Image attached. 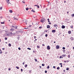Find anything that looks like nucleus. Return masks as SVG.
<instances>
[{
    "label": "nucleus",
    "instance_id": "obj_1",
    "mask_svg": "<svg viewBox=\"0 0 74 74\" xmlns=\"http://www.w3.org/2000/svg\"><path fill=\"white\" fill-rule=\"evenodd\" d=\"M5 35L6 36H9V33L8 32H6V34H5Z\"/></svg>",
    "mask_w": 74,
    "mask_h": 74
},
{
    "label": "nucleus",
    "instance_id": "obj_2",
    "mask_svg": "<svg viewBox=\"0 0 74 74\" xmlns=\"http://www.w3.org/2000/svg\"><path fill=\"white\" fill-rule=\"evenodd\" d=\"M14 32H15L14 33H13V34H12V32H10V34H15L16 33H17V32L16 31H14Z\"/></svg>",
    "mask_w": 74,
    "mask_h": 74
},
{
    "label": "nucleus",
    "instance_id": "obj_3",
    "mask_svg": "<svg viewBox=\"0 0 74 74\" xmlns=\"http://www.w3.org/2000/svg\"><path fill=\"white\" fill-rule=\"evenodd\" d=\"M47 49H50V47L49 46H48L47 47Z\"/></svg>",
    "mask_w": 74,
    "mask_h": 74
},
{
    "label": "nucleus",
    "instance_id": "obj_4",
    "mask_svg": "<svg viewBox=\"0 0 74 74\" xmlns=\"http://www.w3.org/2000/svg\"><path fill=\"white\" fill-rule=\"evenodd\" d=\"M59 46L58 45L56 46V49H59Z\"/></svg>",
    "mask_w": 74,
    "mask_h": 74
},
{
    "label": "nucleus",
    "instance_id": "obj_5",
    "mask_svg": "<svg viewBox=\"0 0 74 74\" xmlns=\"http://www.w3.org/2000/svg\"><path fill=\"white\" fill-rule=\"evenodd\" d=\"M65 28V26L64 25H62V29H64Z\"/></svg>",
    "mask_w": 74,
    "mask_h": 74
},
{
    "label": "nucleus",
    "instance_id": "obj_6",
    "mask_svg": "<svg viewBox=\"0 0 74 74\" xmlns=\"http://www.w3.org/2000/svg\"><path fill=\"white\" fill-rule=\"evenodd\" d=\"M7 3H8V5H11V4L10 3V2H8Z\"/></svg>",
    "mask_w": 74,
    "mask_h": 74
},
{
    "label": "nucleus",
    "instance_id": "obj_7",
    "mask_svg": "<svg viewBox=\"0 0 74 74\" xmlns=\"http://www.w3.org/2000/svg\"><path fill=\"white\" fill-rule=\"evenodd\" d=\"M47 29H48V28H50V26H49V25H48L47 26Z\"/></svg>",
    "mask_w": 74,
    "mask_h": 74
},
{
    "label": "nucleus",
    "instance_id": "obj_8",
    "mask_svg": "<svg viewBox=\"0 0 74 74\" xmlns=\"http://www.w3.org/2000/svg\"><path fill=\"white\" fill-rule=\"evenodd\" d=\"M54 27H56V29H57V28L56 27V26L57 27H58V25H57L56 24H55L54 25Z\"/></svg>",
    "mask_w": 74,
    "mask_h": 74
},
{
    "label": "nucleus",
    "instance_id": "obj_9",
    "mask_svg": "<svg viewBox=\"0 0 74 74\" xmlns=\"http://www.w3.org/2000/svg\"><path fill=\"white\" fill-rule=\"evenodd\" d=\"M52 33H54V32H56V31L55 30H53L52 31Z\"/></svg>",
    "mask_w": 74,
    "mask_h": 74
},
{
    "label": "nucleus",
    "instance_id": "obj_10",
    "mask_svg": "<svg viewBox=\"0 0 74 74\" xmlns=\"http://www.w3.org/2000/svg\"><path fill=\"white\" fill-rule=\"evenodd\" d=\"M74 38H73V37H71L70 38V39L71 40H74Z\"/></svg>",
    "mask_w": 74,
    "mask_h": 74
},
{
    "label": "nucleus",
    "instance_id": "obj_11",
    "mask_svg": "<svg viewBox=\"0 0 74 74\" xmlns=\"http://www.w3.org/2000/svg\"><path fill=\"white\" fill-rule=\"evenodd\" d=\"M68 33L69 34H71V31H69L68 32Z\"/></svg>",
    "mask_w": 74,
    "mask_h": 74
},
{
    "label": "nucleus",
    "instance_id": "obj_12",
    "mask_svg": "<svg viewBox=\"0 0 74 74\" xmlns=\"http://www.w3.org/2000/svg\"><path fill=\"white\" fill-rule=\"evenodd\" d=\"M12 27H15V29H17V27H14V25H12Z\"/></svg>",
    "mask_w": 74,
    "mask_h": 74
},
{
    "label": "nucleus",
    "instance_id": "obj_13",
    "mask_svg": "<svg viewBox=\"0 0 74 74\" xmlns=\"http://www.w3.org/2000/svg\"><path fill=\"white\" fill-rule=\"evenodd\" d=\"M8 47H11V44L10 43L9 44Z\"/></svg>",
    "mask_w": 74,
    "mask_h": 74
},
{
    "label": "nucleus",
    "instance_id": "obj_14",
    "mask_svg": "<svg viewBox=\"0 0 74 74\" xmlns=\"http://www.w3.org/2000/svg\"><path fill=\"white\" fill-rule=\"evenodd\" d=\"M9 12L10 13H12V11L11 10H10Z\"/></svg>",
    "mask_w": 74,
    "mask_h": 74
},
{
    "label": "nucleus",
    "instance_id": "obj_15",
    "mask_svg": "<svg viewBox=\"0 0 74 74\" xmlns=\"http://www.w3.org/2000/svg\"><path fill=\"white\" fill-rule=\"evenodd\" d=\"M44 20L43 19H42L41 21H40V22H42L43 23V22H44Z\"/></svg>",
    "mask_w": 74,
    "mask_h": 74
},
{
    "label": "nucleus",
    "instance_id": "obj_16",
    "mask_svg": "<svg viewBox=\"0 0 74 74\" xmlns=\"http://www.w3.org/2000/svg\"><path fill=\"white\" fill-rule=\"evenodd\" d=\"M10 30L11 31H14V29H10Z\"/></svg>",
    "mask_w": 74,
    "mask_h": 74
},
{
    "label": "nucleus",
    "instance_id": "obj_17",
    "mask_svg": "<svg viewBox=\"0 0 74 74\" xmlns=\"http://www.w3.org/2000/svg\"><path fill=\"white\" fill-rule=\"evenodd\" d=\"M25 68H26V67H27V64H25Z\"/></svg>",
    "mask_w": 74,
    "mask_h": 74
},
{
    "label": "nucleus",
    "instance_id": "obj_18",
    "mask_svg": "<svg viewBox=\"0 0 74 74\" xmlns=\"http://www.w3.org/2000/svg\"><path fill=\"white\" fill-rule=\"evenodd\" d=\"M1 24H4V23H5L4 22H1Z\"/></svg>",
    "mask_w": 74,
    "mask_h": 74
},
{
    "label": "nucleus",
    "instance_id": "obj_19",
    "mask_svg": "<svg viewBox=\"0 0 74 74\" xmlns=\"http://www.w3.org/2000/svg\"><path fill=\"white\" fill-rule=\"evenodd\" d=\"M32 12H35V11L33 10V9H32V10H31Z\"/></svg>",
    "mask_w": 74,
    "mask_h": 74
},
{
    "label": "nucleus",
    "instance_id": "obj_20",
    "mask_svg": "<svg viewBox=\"0 0 74 74\" xmlns=\"http://www.w3.org/2000/svg\"><path fill=\"white\" fill-rule=\"evenodd\" d=\"M26 10L27 11V10H29V8H26Z\"/></svg>",
    "mask_w": 74,
    "mask_h": 74
},
{
    "label": "nucleus",
    "instance_id": "obj_21",
    "mask_svg": "<svg viewBox=\"0 0 74 74\" xmlns=\"http://www.w3.org/2000/svg\"><path fill=\"white\" fill-rule=\"evenodd\" d=\"M62 56H63V57H65V56H66V55L64 54V55H62Z\"/></svg>",
    "mask_w": 74,
    "mask_h": 74
},
{
    "label": "nucleus",
    "instance_id": "obj_22",
    "mask_svg": "<svg viewBox=\"0 0 74 74\" xmlns=\"http://www.w3.org/2000/svg\"><path fill=\"white\" fill-rule=\"evenodd\" d=\"M72 17H74V14H72Z\"/></svg>",
    "mask_w": 74,
    "mask_h": 74
},
{
    "label": "nucleus",
    "instance_id": "obj_23",
    "mask_svg": "<svg viewBox=\"0 0 74 74\" xmlns=\"http://www.w3.org/2000/svg\"><path fill=\"white\" fill-rule=\"evenodd\" d=\"M57 70H59L60 69V68L59 67L57 68Z\"/></svg>",
    "mask_w": 74,
    "mask_h": 74
},
{
    "label": "nucleus",
    "instance_id": "obj_24",
    "mask_svg": "<svg viewBox=\"0 0 74 74\" xmlns=\"http://www.w3.org/2000/svg\"><path fill=\"white\" fill-rule=\"evenodd\" d=\"M16 68L17 69H19V67L18 66H16Z\"/></svg>",
    "mask_w": 74,
    "mask_h": 74
},
{
    "label": "nucleus",
    "instance_id": "obj_25",
    "mask_svg": "<svg viewBox=\"0 0 74 74\" xmlns=\"http://www.w3.org/2000/svg\"><path fill=\"white\" fill-rule=\"evenodd\" d=\"M27 49H29V50H31V49L30 48H28Z\"/></svg>",
    "mask_w": 74,
    "mask_h": 74
},
{
    "label": "nucleus",
    "instance_id": "obj_26",
    "mask_svg": "<svg viewBox=\"0 0 74 74\" xmlns=\"http://www.w3.org/2000/svg\"><path fill=\"white\" fill-rule=\"evenodd\" d=\"M34 60L35 62H37V60L36 59H35Z\"/></svg>",
    "mask_w": 74,
    "mask_h": 74
},
{
    "label": "nucleus",
    "instance_id": "obj_27",
    "mask_svg": "<svg viewBox=\"0 0 74 74\" xmlns=\"http://www.w3.org/2000/svg\"><path fill=\"white\" fill-rule=\"evenodd\" d=\"M3 9V7L0 8V10H1Z\"/></svg>",
    "mask_w": 74,
    "mask_h": 74
},
{
    "label": "nucleus",
    "instance_id": "obj_28",
    "mask_svg": "<svg viewBox=\"0 0 74 74\" xmlns=\"http://www.w3.org/2000/svg\"><path fill=\"white\" fill-rule=\"evenodd\" d=\"M66 70H69V68H67L66 69Z\"/></svg>",
    "mask_w": 74,
    "mask_h": 74
},
{
    "label": "nucleus",
    "instance_id": "obj_29",
    "mask_svg": "<svg viewBox=\"0 0 74 74\" xmlns=\"http://www.w3.org/2000/svg\"><path fill=\"white\" fill-rule=\"evenodd\" d=\"M37 48H40V47L39 46H37Z\"/></svg>",
    "mask_w": 74,
    "mask_h": 74
},
{
    "label": "nucleus",
    "instance_id": "obj_30",
    "mask_svg": "<svg viewBox=\"0 0 74 74\" xmlns=\"http://www.w3.org/2000/svg\"><path fill=\"white\" fill-rule=\"evenodd\" d=\"M47 69H49V66H48L47 67Z\"/></svg>",
    "mask_w": 74,
    "mask_h": 74
},
{
    "label": "nucleus",
    "instance_id": "obj_31",
    "mask_svg": "<svg viewBox=\"0 0 74 74\" xmlns=\"http://www.w3.org/2000/svg\"><path fill=\"white\" fill-rule=\"evenodd\" d=\"M61 58H63V57H62V56H60V58L61 59Z\"/></svg>",
    "mask_w": 74,
    "mask_h": 74
},
{
    "label": "nucleus",
    "instance_id": "obj_32",
    "mask_svg": "<svg viewBox=\"0 0 74 74\" xmlns=\"http://www.w3.org/2000/svg\"><path fill=\"white\" fill-rule=\"evenodd\" d=\"M70 27H71V28H72L73 29V25H72Z\"/></svg>",
    "mask_w": 74,
    "mask_h": 74
},
{
    "label": "nucleus",
    "instance_id": "obj_33",
    "mask_svg": "<svg viewBox=\"0 0 74 74\" xmlns=\"http://www.w3.org/2000/svg\"><path fill=\"white\" fill-rule=\"evenodd\" d=\"M45 37H47V36H48V34H46L45 35Z\"/></svg>",
    "mask_w": 74,
    "mask_h": 74
},
{
    "label": "nucleus",
    "instance_id": "obj_34",
    "mask_svg": "<svg viewBox=\"0 0 74 74\" xmlns=\"http://www.w3.org/2000/svg\"><path fill=\"white\" fill-rule=\"evenodd\" d=\"M53 69H55V68H56V67L55 66H53Z\"/></svg>",
    "mask_w": 74,
    "mask_h": 74
},
{
    "label": "nucleus",
    "instance_id": "obj_35",
    "mask_svg": "<svg viewBox=\"0 0 74 74\" xmlns=\"http://www.w3.org/2000/svg\"><path fill=\"white\" fill-rule=\"evenodd\" d=\"M37 7L38 8H40V6H39V5H38Z\"/></svg>",
    "mask_w": 74,
    "mask_h": 74
},
{
    "label": "nucleus",
    "instance_id": "obj_36",
    "mask_svg": "<svg viewBox=\"0 0 74 74\" xmlns=\"http://www.w3.org/2000/svg\"><path fill=\"white\" fill-rule=\"evenodd\" d=\"M62 49H65V47H63V48H62Z\"/></svg>",
    "mask_w": 74,
    "mask_h": 74
},
{
    "label": "nucleus",
    "instance_id": "obj_37",
    "mask_svg": "<svg viewBox=\"0 0 74 74\" xmlns=\"http://www.w3.org/2000/svg\"><path fill=\"white\" fill-rule=\"evenodd\" d=\"M42 66H44V64H42Z\"/></svg>",
    "mask_w": 74,
    "mask_h": 74
},
{
    "label": "nucleus",
    "instance_id": "obj_38",
    "mask_svg": "<svg viewBox=\"0 0 74 74\" xmlns=\"http://www.w3.org/2000/svg\"><path fill=\"white\" fill-rule=\"evenodd\" d=\"M5 40H7V38H5Z\"/></svg>",
    "mask_w": 74,
    "mask_h": 74
},
{
    "label": "nucleus",
    "instance_id": "obj_39",
    "mask_svg": "<svg viewBox=\"0 0 74 74\" xmlns=\"http://www.w3.org/2000/svg\"><path fill=\"white\" fill-rule=\"evenodd\" d=\"M6 1H7V2H8V1H9V0H6Z\"/></svg>",
    "mask_w": 74,
    "mask_h": 74
},
{
    "label": "nucleus",
    "instance_id": "obj_40",
    "mask_svg": "<svg viewBox=\"0 0 74 74\" xmlns=\"http://www.w3.org/2000/svg\"><path fill=\"white\" fill-rule=\"evenodd\" d=\"M68 58H70V55H68Z\"/></svg>",
    "mask_w": 74,
    "mask_h": 74
},
{
    "label": "nucleus",
    "instance_id": "obj_41",
    "mask_svg": "<svg viewBox=\"0 0 74 74\" xmlns=\"http://www.w3.org/2000/svg\"><path fill=\"white\" fill-rule=\"evenodd\" d=\"M21 72H22V71H23V69H21Z\"/></svg>",
    "mask_w": 74,
    "mask_h": 74
},
{
    "label": "nucleus",
    "instance_id": "obj_42",
    "mask_svg": "<svg viewBox=\"0 0 74 74\" xmlns=\"http://www.w3.org/2000/svg\"><path fill=\"white\" fill-rule=\"evenodd\" d=\"M18 49L19 50H21V48L20 47H18Z\"/></svg>",
    "mask_w": 74,
    "mask_h": 74
},
{
    "label": "nucleus",
    "instance_id": "obj_43",
    "mask_svg": "<svg viewBox=\"0 0 74 74\" xmlns=\"http://www.w3.org/2000/svg\"><path fill=\"white\" fill-rule=\"evenodd\" d=\"M45 73H47V71H45Z\"/></svg>",
    "mask_w": 74,
    "mask_h": 74
},
{
    "label": "nucleus",
    "instance_id": "obj_44",
    "mask_svg": "<svg viewBox=\"0 0 74 74\" xmlns=\"http://www.w3.org/2000/svg\"><path fill=\"white\" fill-rule=\"evenodd\" d=\"M20 33H23V32H22V31H20Z\"/></svg>",
    "mask_w": 74,
    "mask_h": 74
},
{
    "label": "nucleus",
    "instance_id": "obj_45",
    "mask_svg": "<svg viewBox=\"0 0 74 74\" xmlns=\"http://www.w3.org/2000/svg\"><path fill=\"white\" fill-rule=\"evenodd\" d=\"M49 25H51V23L49 22Z\"/></svg>",
    "mask_w": 74,
    "mask_h": 74
},
{
    "label": "nucleus",
    "instance_id": "obj_46",
    "mask_svg": "<svg viewBox=\"0 0 74 74\" xmlns=\"http://www.w3.org/2000/svg\"><path fill=\"white\" fill-rule=\"evenodd\" d=\"M25 62H23V64H25Z\"/></svg>",
    "mask_w": 74,
    "mask_h": 74
},
{
    "label": "nucleus",
    "instance_id": "obj_47",
    "mask_svg": "<svg viewBox=\"0 0 74 74\" xmlns=\"http://www.w3.org/2000/svg\"><path fill=\"white\" fill-rule=\"evenodd\" d=\"M33 17H34V18H36V16H33Z\"/></svg>",
    "mask_w": 74,
    "mask_h": 74
},
{
    "label": "nucleus",
    "instance_id": "obj_48",
    "mask_svg": "<svg viewBox=\"0 0 74 74\" xmlns=\"http://www.w3.org/2000/svg\"><path fill=\"white\" fill-rule=\"evenodd\" d=\"M0 54H1V53H2V51H1L0 52Z\"/></svg>",
    "mask_w": 74,
    "mask_h": 74
},
{
    "label": "nucleus",
    "instance_id": "obj_49",
    "mask_svg": "<svg viewBox=\"0 0 74 74\" xmlns=\"http://www.w3.org/2000/svg\"><path fill=\"white\" fill-rule=\"evenodd\" d=\"M39 29H41V28H42V27H39Z\"/></svg>",
    "mask_w": 74,
    "mask_h": 74
},
{
    "label": "nucleus",
    "instance_id": "obj_50",
    "mask_svg": "<svg viewBox=\"0 0 74 74\" xmlns=\"http://www.w3.org/2000/svg\"><path fill=\"white\" fill-rule=\"evenodd\" d=\"M22 3H25V2H24V1H23L22 2Z\"/></svg>",
    "mask_w": 74,
    "mask_h": 74
},
{
    "label": "nucleus",
    "instance_id": "obj_51",
    "mask_svg": "<svg viewBox=\"0 0 74 74\" xmlns=\"http://www.w3.org/2000/svg\"><path fill=\"white\" fill-rule=\"evenodd\" d=\"M38 5H34V6H36V7H37Z\"/></svg>",
    "mask_w": 74,
    "mask_h": 74
},
{
    "label": "nucleus",
    "instance_id": "obj_52",
    "mask_svg": "<svg viewBox=\"0 0 74 74\" xmlns=\"http://www.w3.org/2000/svg\"><path fill=\"white\" fill-rule=\"evenodd\" d=\"M37 39H36L35 40H34V42H35V41H37Z\"/></svg>",
    "mask_w": 74,
    "mask_h": 74
},
{
    "label": "nucleus",
    "instance_id": "obj_53",
    "mask_svg": "<svg viewBox=\"0 0 74 74\" xmlns=\"http://www.w3.org/2000/svg\"><path fill=\"white\" fill-rule=\"evenodd\" d=\"M2 49L3 50H4V49H5L4 48H3Z\"/></svg>",
    "mask_w": 74,
    "mask_h": 74
},
{
    "label": "nucleus",
    "instance_id": "obj_54",
    "mask_svg": "<svg viewBox=\"0 0 74 74\" xmlns=\"http://www.w3.org/2000/svg\"><path fill=\"white\" fill-rule=\"evenodd\" d=\"M32 26V25H30V26H29V27H30Z\"/></svg>",
    "mask_w": 74,
    "mask_h": 74
},
{
    "label": "nucleus",
    "instance_id": "obj_55",
    "mask_svg": "<svg viewBox=\"0 0 74 74\" xmlns=\"http://www.w3.org/2000/svg\"><path fill=\"white\" fill-rule=\"evenodd\" d=\"M42 45V46H45V45H44V44H43Z\"/></svg>",
    "mask_w": 74,
    "mask_h": 74
},
{
    "label": "nucleus",
    "instance_id": "obj_56",
    "mask_svg": "<svg viewBox=\"0 0 74 74\" xmlns=\"http://www.w3.org/2000/svg\"><path fill=\"white\" fill-rule=\"evenodd\" d=\"M16 19L17 21H18V19L16 18Z\"/></svg>",
    "mask_w": 74,
    "mask_h": 74
},
{
    "label": "nucleus",
    "instance_id": "obj_57",
    "mask_svg": "<svg viewBox=\"0 0 74 74\" xmlns=\"http://www.w3.org/2000/svg\"><path fill=\"white\" fill-rule=\"evenodd\" d=\"M64 62L65 63H66V61H64Z\"/></svg>",
    "mask_w": 74,
    "mask_h": 74
},
{
    "label": "nucleus",
    "instance_id": "obj_58",
    "mask_svg": "<svg viewBox=\"0 0 74 74\" xmlns=\"http://www.w3.org/2000/svg\"><path fill=\"white\" fill-rule=\"evenodd\" d=\"M48 30H48V31L46 30V31H45L46 32H48Z\"/></svg>",
    "mask_w": 74,
    "mask_h": 74
},
{
    "label": "nucleus",
    "instance_id": "obj_59",
    "mask_svg": "<svg viewBox=\"0 0 74 74\" xmlns=\"http://www.w3.org/2000/svg\"><path fill=\"white\" fill-rule=\"evenodd\" d=\"M36 36H34V38L35 39H36Z\"/></svg>",
    "mask_w": 74,
    "mask_h": 74
},
{
    "label": "nucleus",
    "instance_id": "obj_60",
    "mask_svg": "<svg viewBox=\"0 0 74 74\" xmlns=\"http://www.w3.org/2000/svg\"><path fill=\"white\" fill-rule=\"evenodd\" d=\"M13 18H14V20L16 19V18L15 17H14Z\"/></svg>",
    "mask_w": 74,
    "mask_h": 74
},
{
    "label": "nucleus",
    "instance_id": "obj_61",
    "mask_svg": "<svg viewBox=\"0 0 74 74\" xmlns=\"http://www.w3.org/2000/svg\"><path fill=\"white\" fill-rule=\"evenodd\" d=\"M7 52L5 53V54H7Z\"/></svg>",
    "mask_w": 74,
    "mask_h": 74
},
{
    "label": "nucleus",
    "instance_id": "obj_62",
    "mask_svg": "<svg viewBox=\"0 0 74 74\" xmlns=\"http://www.w3.org/2000/svg\"><path fill=\"white\" fill-rule=\"evenodd\" d=\"M61 64V65H62V63H60V64Z\"/></svg>",
    "mask_w": 74,
    "mask_h": 74
},
{
    "label": "nucleus",
    "instance_id": "obj_63",
    "mask_svg": "<svg viewBox=\"0 0 74 74\" xmlns=\"http://www.w3.org/2000/svg\"><path fill=\"white\" fill-rule=\"evenodd\" d=\"M61 67H62V65H61Z\"/></svg>",
    "mask_w": 74,
    "mask_h": 74
},
{
    "label": "nucleus",
    "instance_id": "obj_64",
    "mask_svg": "<svg viewBox=\"0 0 74 74\" xmlns=\"http://www.w3.org/2000/svg\"><path fill=\"white\" fill-rule=\"evenodd\" d=\"M0 18H3V17L1 16V17H0Z\"/></svg>",
    "mask_w": 74,
    "mask_h": 74
}]
</instances>
